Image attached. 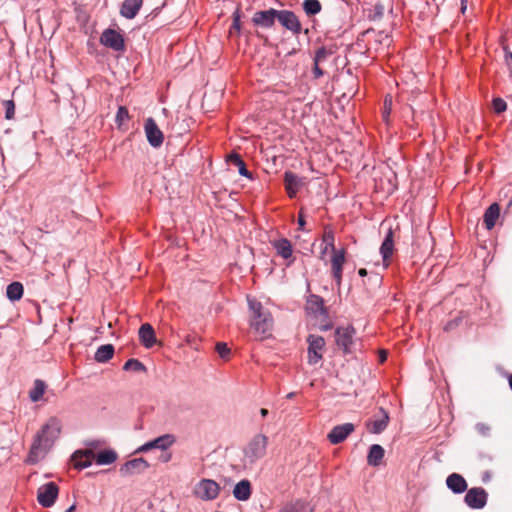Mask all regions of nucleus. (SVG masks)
<instances>
[{"label":"nucleus","mask_w":512,"mask_h":512,"mask_svg":"<svg viewBox=\"0 0 512 512\" xmlns=\"http://www.w3.org/2000/svg\"><path fill=\"white\" fill-rule=\"evenodd\" d=\"M508 381H509V386H510V388H511V390H512V374H511V375H509V377H508Z\"/></svg>","instance_id":"55"},{"label":"nucleus","mask_w":512,"mask_h":512,"mask_svg":"<svg viewBox=\"0 0 512 512\" xmlns=\"http://www.w3.org/2000/svg\"><path fill=\"white\" fill-rule=\"evenodd\" d=\"M508 58H511V59H512V54H511V53H509Z\"/></svg>","instance_id":"60"},{"label":"nucleus","mask_w":512,"mask_h":512,"mask_svg":"<svg viewBox=\"0 0 512 512\" xmlns=\"http://www.w3.org/2000/svg\"><path fill=\"white\" fill-rule=\"evenodd\" d=\"M251 483L247 479L238 482L233 489V496L239 501H247L251 496Z\"/></svg>","instance_id":"25"},{"label":"nucleus","mask_w":512,"mask_h":512,"mask_svg":"<svg viewBox=\"0 0 512 512\" xmlns=\"http://www.w3.org/2000/svg\"><path fill=\"white\" fill-rule=\"evenodd\" d=\"M447 487L454 493L460 494L467 490V482L464 477L458 473L450 474L446 479Z\"/></svg>","instance_id":"22"},{"label":"nucleus","mask_w":512,"mask_h":512,"mask_svg":"<svg viewBox=\"0 0 512 512\" xmlns=\"http://www.w3.org/2000/svg\"><path fill=\"white\" fill-rule=\"evenodd\" d=\"M394 251V233L390 228L385 235V238L380 247V253L383 258L384 264L387 266L389 264V259L391 258Z\"/></svg>","instance_id":"20"},{"label":"nucleus","mask_w":512,"mask_h":512,"mask_svg":"<svg viewBox=\"0 0 512 512\" xmlns=\"http://www.w3.org/2000/svg\"><path fill=\"white\" fill-rule=\"evenodd\" d=\"M508 206H509V207H510V206H512V196H511V199H510V200H509V202H508Z\"/></svg>","instance_id":"57"},{"label":"nucleus","mask_w":512,"mask_h":512,"mask_svg":"<svg viewBox=\"0 0 512 512\" xmlns=\"http://www.w3.org/2000/svg\"><path fill=\"white\" fill-rule=\"evenodd\" d=\"M475 428L477 432L483 436H487L490 432V426L485 423H477Z\"/></svg>","instance_id":"46"},{"label":"nucleus","mask_w":512,"mask_h":512,"mask_svg":"<svg viewBox=\"0 0 512 512\" xmlns=\"http://www.w3.org/2000/svg\"><path fill=\"white\" fill-rule=\"evenodd\" d=\"M384 455V448L379 444H373L370 446L367 456V462L370 466L377 467L380 465Z\"/></svg>","instance_id":"27"},{"label":"nucleus","mask_w":512,"mask_h":512,"mask_svg":"<svg viewBox=\"0 0 512 512\" xmlns=\"http://www.w3.org/2000/svg\"><path fill=\"white\" fill-rule=\"evenodd\" d=\"M298 225H299V229L304 230L305 220H304V215L302 213V210L300 211L299 216H298Z\"/></svg>","instance_id":"48"},{"label":"nucleus","mask_w":512,"mask_h":512,"mask_svg":"<svg viewBox=\"0 0 512 512\" xmlns=\"http://www.w3.org/2000/svg\"><path fill=\"white\" fill-rule=\"evenodd\" d=\"M217 353L219 354V356L222 358V359H228L229 358V355H230V348L228 347V345L224 342H218L216 344V347H215Z\"/></svg>","instance_id":"42"},{"label":"nucleus","mask_w":512,"mask_h":512,"mask_svg":"<svg viewBox=\"0 0 512 512\" xmlns=\"http://www.w3.org/2000/svg\"><path fill=\"white\" fill-rule=\"evenodd\" d=\"M306 310L308 313L313 314L315 317H328V312L324 306L323 298L315 294H312L307 298Z\"/></svg>","instance_id":"17"},{"label":"nucleus","mask_w":512,"mask_h":512,"mask_svg":"<svg viewBox=\"0 0 512 512\" xmlns=\"http://www.w3.org/2000/svg\"><path fill=\"white\" fill-rule=\"evenodd\" d=\"M295 393L294 392H291L287 395V398L288 399H292L294 397Z\"/></svg>","instance_id":"56"},{"label":"nucleus","mask_w":512,"mask_h":512,"mask_svg":"<svg viewBox=\"0 0 512 512\" xmlns=\"http://www.w3.org/2000/svg\"><path fill=\"white\" fill-rule=\"evenodd\" d=\"M174 442L175 437L172 434H164L143 444L137 449V452H147L151 449L166 450L172 446Z\"/></svg>","instance_id":"14"},{"label":"nucleus","mask_w":512,"mask_h":512,"mask_svg":"<svg viewBox=\"0 0 512 512\" xmlns=\"http://www.w3.org/2000/svg\"><path fill=\"white\" fill-rule=\"evenodd\" d=\"M60 432L61 422L55 417L50 418L35 436L29 453V462L36 463L40 455L44 454L53 445Z\"/></svg>","instance_id":"1"},{"label":"nucleus","mask_w":512,"mask_h":512,"mask_svg":"<svg viewBox=\"0 0 512 512\" xmlns=\"http://www.w3.org/2000/svg\"><path fill=\"white\" fill-rule=\"evenodd\" d=\"M331 328H332V323L329 322V321L327 323H325V324L320 326V329L322 331H327V330H330Z\"/></svg>","instance_id":"49"},{"label":"nucleus","mask_w":512,"mask_h":512,"mask_svg":"<svg viewBox=\"0 0 512 512\" xmlns=\"http://www.w3.org/2000/svg\"><path fill=\"white\" fill-rule=\"evenodd\" d=\"M75 510H76V505L73 504L65 512H75Z\"/></svg>","instance_id":"54"},{"label":"nucleus","mask_w":512,"mask_h":512,"mask_svg":"<svg viewBox=\"0 0 512 512\" xmlns=\"http://www.w3.org/2000/svg\"><path fill=\"white\" fill-rule=\"evenodd\" d=\"M493 110L500 114L507 108L506 102L502 98H494L492 101Z\"/></svg>","instance_id":"43"},{"label":"nucleus","mask_w":512,"mask_h":512,"mask_svg":"<svg viewBox=\"0 0 512 512\" xmlns=\"http://www.w3.org/2000/svg\"><path fill=\"white\" fill-rule=\"evenodd\" d=\"M142 5L143 0H124L120 8V14L126 19H133L138 14Z\"/></svg>","instance_id":"19"},{"label":"nucleus","mask_w":512,"mask_h":512,"mask_svg":"<svg viewBox=\"0 0 512 512\" xmlns=\"http://www.w3.org/2000/svg\"><path fill=\"white\" fill-rule=\"evenodd\" d=\"M279 10L270 8L268 10H261L254 13L252 23L257 27L272 28L275 20L278 19Z\"/></svg>","instance_id":"11"},{"label":"nucleus","mask_w":512,"mask_h":512,"mask_svg":"<svg viewBox=\"0 0 512 512\" xmlns=\"http://www.w3.org/2000/svg\"><path fill=\"white\" fill-rule=\"evenodd\" d=\"M149 468L148 462L144 458H134L125 462L119 469V473L123 477L133 476L143 473Z\"/></svg>","instance_id":"13"},{"label":"nucleus","mask_w":512,"mask_h":512,"mask_svg":"<svg viewBox=\"0 0 512 512\" xmlns=\"http://www.w3.org/2000/svg\"><path fill=\"white\" fill-rule=\"evenodd\" d=\"M268 438L263 434L255 435L243 450L242 463L244 468L252 467L266 454Z\"/></svg>","instance_id":"3"},{"label":"nucleus","mask_w":512,"mask_h":512,"mask_svg":"<svg viewBox=\"0 0 512 512\" xmlns=\"http://www.w3.org/2000/svg\"><path fill=\"white\" fill-rule=\"evenodd\" d=\"M314 69H313V72H314V75L316 78H319L323 75V71L319 68V63H316L314 62Z\"/></svg>","instance_id":"47"},{"label":"nucleus","mask_w":512,"mask_h":512,"mask_svg":"<svg viewBox=\"0 0 512 512\" xmlns=\"http://www.w3.org/2000/svg\"><path fill=\"white\" fill-rule=\"evenodd\" d=\"M272 246L277 251V254L284 259L292 257L293 249L291 242L286 238H280L272 242Z\"/></svg>","instance_id":"26"},{"label":"nucleus","mask_w":512,"mask_h":512,"mask_svg":"<svg viewBox=\"0 0 512 512\" xmlns=\"http://www.w3.org/2000/svg\"><path fill=\"white\" fill-rule=\"evenodd\" d=\"M391 110H392V96L387 95L384 99L383 112H382L384 121L388 122V118L390 116Z\"/></svg>","instance_id":"41"},{"label":"nucleus","mask_w":512,"mask_h":512,"mask_svg":"<svg viewBox=\"0 0 512 512\" xmlns=\"http://www.w3.org/2000/svg\"><path fill=\"white\" fill-rule=\"evenodd\" d=\"M279 512H311V509L303 501L297 500L295 502L287 503Z\"/></svg>","instance_id":"34"},{"label":"nucleus","mask_w":512,"mask_h":512,"mask_svg":"<svg viewBox=\"0 0 512 512\" xmlns=\"http://www.w3.org/2000/svg\"><path fill=\"white\" fill-rule=\"evenodd\" d=\"M100 43L105 47L113 49L117 52H123L125 42L123 36L114 29L108 28L104 30L100 36Z\"/></svg>","instance_id":"7"},{"label":"nucleus","mask_w":512,"mask_h":512,"mask_svg":"<svg viewBox=\"0 0 512 512\" xmlns=\"http://www.w3.org/2000/svg\"><path fill=\"white\" fill-rule=\"evenodd\" d=\"M488 494L482 487H474L467 491L464 501L472 509H482L487 503Z\"/></svg>","instance_id":"9"},{"label":"nucleus","mask_w":512,"mask_h":512,"mask_svg":"<svg viewBox=\"0 0 512 512\" xmlns=\"http://www.w3.org/2000/svg\"><path fill=\"white\" fill-rule=\"evenodd\" d=\"M228 161L237 166L238 169H239V174L246 177V178H249V179H252V173L246 168V165L243 161V159L241 158V156L237 153H232L228 156Z\"/></svg>","instance_id":"31"},{"label":"nucleus","mask_w":512,"mask_h":512,"mask_svg":"<svg viewBox=\"0 0 512 512\" xmlns=\"http://www.w3.org/2000/svg\"><path fill=\"white\" fill-rule=\"evenodd\" d=\"M462 319L460 317H456L452 320H449L445 325H444V331L446 332H450L454 329H456L460 323H461Z\"/></svg>","instance_id":"45"},{"label":"nucleus","mask_w":512,"mask_h":512,"mask_svg":"<svg viewBox=\"0 0 512 512\" xmlns=\"http://www.w3.org/2000/svg\"><path fill=\"white\" fill-rule=\"evenodd\" d=\"M279 23L293 35L298 36L302 31V25L298 16L290 10H279Z\"/></svg>","instance_id":"8"},{"label":"nucleus","mask_w":512,"mask_h":512,"mask_svg":"<svg viewBox=\"0 0 512 512\" xmlns=\"http://www.w3.org/2000/svg\"><path fill=\"white\" fill-rule=\"evenodd\" d=\"M114 355V346L112 344H105L98 347L95 353V360L99 363H105L110 360Z\"/></svg>","instance_id":"29"},{"label":"nucleus","mask_w":512,"mask_h":512,"mask_svg":"<svg viewBox=\"0 0 512 512\" xmlns=\"http://www.w3.org/2000/svg\"><path fill=\"white\" fill-rule=\"evenodd\" d=\"M123 370L143 373L147 371L145 365L140 360L134 358H131L125 362Z\"/></svg>","instance_id":"37"},{"label":"nucleus","mask_w":512,"mask_h":512,"mask_svg":"<svg viewBox=\"0 0 512 512\" xmlns=\"http://www.w3.org/2000/svg\"><path fill=\"white\" fill-rule=\"evenodd\" d=\"M355 430V426L352 423H345L341 425H337L333 427V429L329 432L327 438L331 444H340L342 443L353 431Z\"/></svg>","instance_id":"16"},{"label":"nucleus","mask_w":512,"mask_h":512,"mask_svg":"<svg viewBox=\"0 0 512 512\" xmlns=\"http://www.w3.org/2000/svg\"><path fill=\"white\" fill-rule=\"evenodd\" d=\"M144 129L149 144L155 148L160 147L164 136L153 118L149 117L146 119Z\"/></svg>","instance_id":"12"},{"label":"nucleus","mask_w":512,"mask_h":512,"mask_svg":"<svg viewBox=\"0 0 512 512\" xmlns=\"http://www.w3.org/2000/svg\"><path fill=\"white\" fill-rule=\"evenodd\" d=\"M240 29H241L240 10L237 9L233 13V23H232L231 28H230V33L232 34L234 30L237 33H239Z\"/></svg>","instance_id":"44"},{"label":"nucleus","mask_w":512,"mask_h":512,"mask_svg":"<svg viewBox=\"0 0 512 512\" xmlns=\"http://www.w3.org/2000/svg\"><path fill=\"white\" fill-rule=\"evenodd\" d=\"M117 453L112 449H106L95 454V461L98 465H110L117 460Z\"/></svg>","instance_id":"30"},{"label":"nucleus","mask_w":512,"mask_h":512,"mask_svg":"<svg viewBox=\"0 0 512 512\" xmlns=\"http://www.w3.org/2000/svg\"><path fill=\"white\" fill-rule=\"evenodd\" d=\"M130 118L129 112L125 106H120L116 113L115 121L118 126H122Z\"/></svg>","instance_id":"39"},{"label":"nucleus","mask_w":512,"mask_h":512,"mask_svg":"<svg viewBox=\"0 0 512 512\" xmlns=\"http://www.w3.org/2000/svg\"><path fill=\"white\" fill-rule=\"evenodd\" d=\"M139 340L145 348H151L156 343L155 331L149 323L140 326Z\"/></svg>","instance_id":"21"},{"label":"nucleus","mask_w":512,"mask_h":512,"mask_svg":"<svg viewBox=\"0 0 512 512\" xmlns=\"http://www.w3.org/2000/svg\"><path fill=\"white\" fill-rule=\"evenodd\" d=\"M323 242L325 243V247L322 251V253H325L326 251L330 250L332 253H335V251H338L335 247V237L334 232L330 228H325L323 233Z\"/></svg>","instance_id":"35"},{"label":"nucleus","mask_w":512,"mask_h":512,"mask_svg":"<svg viewBox=\"0 0 512 512\" xmlns=\"http://www.w3.org/2000/svg\"><path fill=\"white\" fill-rule=\"evenodd\" d=\"M24 292L23 285L20 282H12L7 286L6 295L11 301H18L22 298Z\"/></svg>","instance_id":"32"},{"label":"nucleus","mask_w":512,"mask_h":512,"mask_svg":"<svg viewBox=\"0 0 512 512\" xmlns=\"http://www.w3.org/2000/svg\"><path fill=\"white\" fill-rule=\"evenodd\" d=\"M94 458L95 453L92 449L77 450L72 454L74 467L78 470L89 467Z\"/></svg>","instance_id":"18"},{"label":"nucleus","mask_w":512,"mask_h":512,"mask_svg":"<svg viewBox=\"0 0 512 512\" xmlns=\"http://www.w3.org/2000/svg\"><path fill=\"white\" fill-rule=\"evenodd\" d=\"M302 6L307 16H314L322 9L321 3L318 0H304Z\"/></svg>","instance_id":"36"},{"label":"nucleus","mask_w":512,"mask_h":512,"mask_svg":"<svg viewBox=\"0 0 512 512\" xmlns=\"http://www.w3.org/2000/svg\"><path fill=\"white\" fill-rule=\"evenodd\" d=\"M59 495V487L55 482L41 485L37 491V501L44 508L52 507Z\"/></svg>","instance_id":"5"},{"label":"nucleus","mask_w":512,"mask_h":512,"mask_svg":"<svg viewBox=\"0 0 512 512\" xmlns=\"http://www.w3.org/2000/svg\"><path fill=\"white\" fill-rule=\"evenodd\" d=\"M358 274H359L361 277H364V276H366V275H367V270H366V269H364V268H361V269H359Z\"/></svg>","instance_id":"51"},{"label":"nucleus","mask_w":512,"mask_h":512,"mask_svg":"<svg viewBox=\"0 0 512 512\" xmlns=\"http://www.w3.org/2000/svg\"><path fill=\"white\" fill-rule=\"evenodd\" d=\"M355 329L352 326L338 327L335 330V341L339 348L345 354L350 353V347L353 344Z\"/></svg>","instance_id":"10"},{"label":"nucleus","mask_w":512,"mask_h":512,"mask_svg":"<svg viewBox=\"0 0 512 512\" xmlns=\"http://www.w3.org/2000/svg\"><path fill=\"white\" fill-rule=\"evenodd\" d=\"M247 301L251 312L250 326L261 339H264L271 334L274 325L273 317L257 299L248 297Z\"/></svg>","instance_id":"2"},{"label":"nucleus","mask_w":512,"mask_h":512,"mask_svg":"<svg viewBox=\"0 0 512 512\" xmlns=\"http://www.w3.org/2000/svg\"><path fill=\"white\" fill-rule=\"evenodd\" d=\"M386 357H387V354L385 351H382L381 355H380V361L381 362H384L386 360Z\"/></svg>","instance_id":"53"},{"label":"nucleus","mask_w":512,"mask_h":512,"mask_svg":"<svg viewBox=\"0 0 512 512\" xmlns=\"http://www.w3.org/2000/svg\"><path fill=\"white\" fill-rule=\"evenodd\" d=\"M308 32H309V30H308V29H305V30H304V33H305V34H308Z\"/></svg>","instance_id":"59"},{"label":"nucleus","mask_w":512,"mask_h":512,"mask_svg":"<svg viewBox=\"0 0 512 512\" xmlns=\"http://www.w3.org/2000/svg\"><path fill=\"white\" fill-rule=\"evenodd\" d=\"M46 390V384L44 381L37 379L34 381V386L29 392V397L32 402H38L43 397Z\"/></svg>","instance_id":"33"},{"label":"nucleus","mask_w":512,"mask_h":512,"mask_svg":"<svg viewBox=\"0 0 512 512\" xmlns=\"http://www.w3.org/2000/svg\"><path fill=\"white\" fill-rule=\"evenodd\" d=\"M284 182L288 196L294 198L301 187V179L293 172L287 171L284 175Z\"/></svg>","instance_id":"23"},{"label":"nucleus","mask_w":512,"mask_h":512,"mask_svg":"<svg viewBox=\"0 0 512 512\" xmlns=\"http://www.w3.org/2000/svg\"><path fill=\"white\" fill-rule=\"evenodd\" d=\"M194 493L201 500L211 501L218 497L220 493V486L214 480L202 479L196 484Z\"/></svg>","instance_id":"6"},{"label":"nucleus","mask_w":512,"mask_h":512,"mask_svg":"<svg viewBox=\"0 0 512 512\" xmlns=\"http://www.w3.org/2000/svg\"><path fill=\"white\" fill-rule=\"evenodd\" d=\"M383 416L379 419L370 421L367 424V429L373 434H379L384 431L388 425L389 417L388 414L382 410Z\"/></svg>","instance_id":"28"},{"label":"nucleus","mask_w":512,"mask_h":512,"mask_svg":"<svg viewBox=\"0 0 512 512\" xmlns=\"http://www.w3.org/2000/svg\"><path fill=\"white\" fill-rule=\"evenodd\" d=\"M308 343V364L316 365L323 358V351L325 348V340L322 336L310 334L307 337Z\"/></svg>","instance_id":"4"},{"label":"nucleus","mask_w":512,"mask_h":512,"mask_svg":"<svg viewBox=\"0 0 512 512\" xmlns=\"http://www.w3.org/2000/svg\"><path fill=\"white\" fill-rule=\"evenodd\" d=\"M335 51V48L333 46L331 47H325L322 46L316 50L314 62L320 63L327 59L328 56H330Z\"/></svg>","instance_id":"38"},{"label":"nucleus","mask_w":512,"mask_h":512,"mask_svg":"<svg viewBox=\"0 0 512 512\" xmlns=\"http://www.w3.org/2000/svg\"><path fill=\"white\" fill-rule=\"evenodd\" d=\"M89 445H91V446H95V445H96V443H95V442H90V443H89Z\"/></svg>","instance_id":"58"},{"label":"nucleus","mask_w":512,"mask_h":512,"mask_svg":"<svg viewBox=\"0 0 512 512\" xmlns=\"http://www.w3.org/2000/svg\"><path fill=\"white\" fill-rule=\"evenodd\" d=\"M500 215V206L497 203L491 204L483 215V223L487 230H491Z\"/></svg>","instance_id":"24"},{"label":"nucleus","mask_w":512,"mask_h":512,"mask_svg":"<svg viewBox=\"0 0 512 512\" xmlns=\"http://www.w3.org/2000/svg\"><path fill=\"white\" fill-rule=\"evenodd\" d=\"M3 106L5 108V118L11 120L14 118L15 114V103L13 100H5L3 101Z\"/></svg>","instance_id":"40"},{"label":"nucleus","mask_w":512,"mask_h":512,"mask_svg":"<svg viewBox=\"0 0 512 512\" xmlns=\"http://www.w3.org/2000/svg\"><path fill=\"white\" fill-rule=\"evenodd\" d=\"M345 263V249L335 251L331 257V272L337 287L342 283L343 265Z\"/></svg>","instance_id":"15"},{"label":"nucleus","mask_w":512,"mask_h":512,"mask_svg":"<svg viewBox=\"0 0 512 512\" xmlns=\"http://www.w3.org/2000/svg\"><path fill=\"white\" fill-rule=\"evenodd\" d=\"M375 11L378 16H382L383 15V6L375 5Z\"/></svg>","instance_id":"50"},{"label":"nucleus","mask_w":512,"mask_h":512,"mask_svg":"<svg viewBox=\"0 0 512 512\" xmlns=\"http://www.w3.org/2000/svg\"><path fill=\"white\" fill-rule=\"evenodd\" d=\"M268 413L269 412H268L267 409H265V408H261L260 409V414H261L262 417H266L268 415Z\"/></svg>","instance_id":"52"}]
</instances>
